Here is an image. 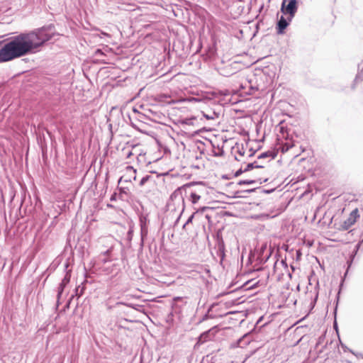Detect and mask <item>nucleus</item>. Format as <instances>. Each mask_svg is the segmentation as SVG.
I'll use <instances>...</instances> for the list:
<instances>
[{
    "instance_id": "32",
    "label": "nucleus",
    "mask_w": 363,
    "mask_h": 363,
    "mask_svg": "<svg viewBox=\"0 0 363 363\" xmlns=\"http://www.w3.org/2000/svg\"><path fill=\"white\" fill-rule=\"evenodd\" d=\"M216 315L211 314V313L206 312L201 319L200 322H203L205 320H207L208 319H213L215 318Z\"/></svg>"
},
{
    "instance_id": "61",
    "label": "nucleus",
    "mask_w": 363,
    "mask_h": 363,
    "mask_svg": "<svg viewBox=\"0 0 363 363\" xmlns=\"http://www.w3.org/2000/svg\"><path fill=\"white\" fill-rule=\"evenodd\" d=\"M293 146H294V145H289V146L287 147L286 150H288L289 148H291Z\"/></svg>"
},
{
    "instance_id": "9",
    "label": "nucleus",
    "mask_w": 363,
    "mask_h": 363,
    "mask_svg": "<svg viewBox=\"0 0 363 363\" xmlns=\"http://www.w3.org/2000/svg\"><path fill=\"white\" fill-rule=\"evenodd\" d=\"M238 66V63L237 62H233L230 65L221 67L219 70V73L220 75L224 76L225 77H230L234 74L237 73V72L239 70Z\"/></svg>"
},
{
    "instance_id": "5",
    "label": "nucleus",
    "mask_w": 363,
    "mask_h": 363,
    "mask_svg": "<svg viewBox=\"0 0 363 363\" xmlns=\"http://www.w3.org/2000/svg\"><path fill=\"white\" fill-rule=\"evenodd\" d=\"M343 284H344V280L342 279L341 283H340L338 291L336 294L335 306H334V308H333V315L334 316L333 327V329L335 330L338 337H340V335H339L338 325H337V308H338V305H339V301H340V294L342 291V288L343 286Z\"/></svg>"
},
{
    "instance_id": "26",
    "label": "nucleus",
    "mask_w": 363,
    "mask_h": 363,
    "mask_svg": "<svg viewBox=\"0 0 363 363\" xmlns=\"http://www.w3.org/2000/svg\"><path fill=\"white\" fill-rule=\"evenodd\" d=\"M125 305L131 308L135 309V311H141L144 308L143 305L136 304V303H126Z\"/></svg>"
},
{
    "instance_id": "54",
    "label": "nucleus",
    "mask_w": 363,
    "mask_h": 363,
    "mask_svg": "<svg viewBox=\"0 0 363 363\" xmlns=\"http://www.w3.org/2000/svg\"><path fill=\"white\" fill-rule=\"evenodd\" d=\"M127 169H132L134 173H136V169L133 168V167L132 166H128Z\"/></svg>"
},
{
    "instance_id": "63",
    "label": "nucleus",
    "mask_w": 363,
    "mask_h": 363,
    "mask_svg": "<svg viewBox=\"0 0 363 363\" xmlns=\"http://www.w3.org/2000/svg\"><path fill=\"white\" fill-rule=\"evenodd\" d=\"M109 252H110V250H106V254H108Z\"/></svg>"
},
{
    "instance_id": "31",
    "label": "nucleus",
    "mask_w": 363,
    "mask_h": 363,
    "mask_svg": "<svg viewBox=\"0 0 363 363\" xmlns=\"http://www.w3.org/2000/svg\"><path fill=\"white\" fill-rule=\"evenodd\" d=\"M151 178V176L150 175H145L144 177H142V179H140V182H139V185L140 186H144Z\"/></svg>"
},
{
    "instance_id": "16",
    "label": "nucleus",
    "mask_w": 363,
    "mask_h": 363,
    "mask_svg": "<svg viewBox=\"0 0 363 363\" xmlns=\"http://www.w3.org/2000/svg\"><path fill=\"white\" fill-rule=\"evenodd\" d=\"M7 62V57L4 46V40H0V63Z\"/></svg>"
},
{
    "instance_id": "49",
    "label": "nucleus",
    "mask_w": 363,
    "mask_h": 363,
    "mask_svg": "<svg viewBox=\"0 0 363 363\" xmlns=\"http://www.w3.org/2000/svg\"><path fill=\"white\" fill-rule=\"evenodd\" d=\"M223 153H224V151L222 149L221 151H220V153L214 152L213 153V156H215V157H221V156L223 155Z\"/></svg>"
},
{
    "instance_id": "56",
    "label": "nucleus",
    "mask_w": 363,
    "mask_h": 363,
    "mask_svg": "<svg viewBox=\"0 0 363 363\" xmlns=\"http://www.w3.org/2000/svg\"><path fill=\"white\" fill-rule=\"evenodd\" d=\"M130 125H131L133 128H135V129H138V128H137L136 125H135V124H134L133 123H131Z\"/></svg>"
},
{
    "instance_id": "11",
    "label": "nucleus",
    "mask_w": 363,
    "mask_h": 363,
    "mask_svg": "<svg viewBox=\"0 0 363 363\" xmlns=\"http://www.w3.org/2000/svg\"><path fill=\"white\" fill-rule=\"evenodd\" d=\"M116 191L118 194V198L121 201H125L130 196V193L128 187L119 186V185H118Z\"/></svg>"
},
{
    "instance_id": "43",
    "label": "nucleus",
    "mask_w": 363,
    "mask_h": 363,
    "mask_svg": "<svg viewBox=\"0 0 363 363\" xmlns=\"http://www.w3.org/2000/svg\"><path fill=\"white\" fill-rule=\"evenodd\" d=\"M218 305V303H213L212 304L210 305V306L208 307V310L206 312H208V313H211L212 311H213V308L216 306Z\"/></svg>"
},
{
    "instance_id": "64",
    "label": "nucleus",
    "mask_w": 363,
    "mask_h": 363,
    "mask_svg": "<svg viewBox=\"0 0 363 363\" xmlns=\"http://www.w3.org/2000/svg\"><path fill=\"white\" fill-rule=\"evenodd\" d=\"M235 159L238 161H240V160L236 156L235 157Z\"/></svg>"
},
{
    "instance_id": "60",
    "label": "nucleus",
    "mask_w": 363,
    "mask_h": 363,
    "mask_svg": "<svg viewBox=\"0 0 363 363\" xmlns=\"http://www.w3.org/2000/svg\"><path fill=\"white\" fill-rule=\"evenodd\" d=\"M130 155H132V152L130 151L127 155V157H130Z\"/></svg>"
},
{
    "instance_id": "62",
    "label": "nucleus",
    "mask_w": 363,
    "mask_h": 363,
    "mask_svg": "<svg viewBox=\"0 0 363 363\" xmlns=\"http://www.w3.org/2000/svg\"><path fill=\"white\" fill-rule=\"evenodd\" d=\"M262 318L261 317V318L258 320L257 323H259L260 321H262Z\"/></svg>"
},
{
    "instance_id": "38",
    "label": "nucleus",
    "mask_w": 363,
    "mask_h": 363,
    "mask_svg": "<svg viewBox=\"0 0 363 363\" xmlns=\"http://www.w3.org/2000/svg\"><path fill=\"white\" fill-rule=\"evenodd\" d=\"M208 208V207H207V206H203V207H201L199 209H198L194 213H196V214L199 213H202Z\"/></svg>"
},
{
    "instance_id": "50",
    "label": "nucleus",
    "mask_w": 363,
    "mask_h": 363,
    "mask_svg": "<svg viewBox=\"0 0 363 363\" xmlns=\"http://www.w3.org/2000/svg\"><path fill=\"white\" fill-rule=\"evenodd\" d=\"M127 235H128V238L130 240L132 239V237H133V230H129L128 231Z\"/></svg>"
},
{
    "instance_id": "36",
    "label": "nucleus",
    "mask_w": 363,
    "mask_h": 363,
    "mask_svg": "<svg viewBox=\"0 0 363 363\" xmlns=\"http://www.w3.org/2000/svg\"><path fill=\"white\" fill-rule=\"evenodd\" d=\"M119 199L118 198V194L117 192V191H115L111 195V197H110V201H117V199Z\"/></svg>"
},
{
    "instance_id": "37",
    "label": "nucleus",
    "mask_w": 363,
    "mask_h": 363,
    "mask_svg": "<svg viewBox=\"0 0 363 363\" xmlns=\"http://www.w3.org/2000/svg\"><path fill=\"white\" fill-rule=\"evenodd\" d=\"M237 152L240 156H244V155H245V150H244L243 145H242L241 148H239V147L238 148Z\"/></svg>"
},
{
    "instance_id": "52",
    "label": "nucleus",
    "mask_w": 363,
    "mask_h": 363,
    "mask_svg": "<svg viewBox=\"0 0 363 363\" xmlns=\"http://www.w3.org/2000/svg\"><path fill=\"white\" fill-rule=\"evenodd\" d=\"M183 211H184V208L182 209V212H183ZM182 213H180V215H179V216L177 217V218L176 219V220H175V222H174V225H177V224L179 223V219H180V218H181V216H182Z\"/></svg>"
},
{
    "instance_id": "13",
    "label": "nucleus",
    "mask_w": 363,
    "mask_h": 363,
    "mask_svg": "<svg viewBox=\"0 0 363 363\" xmlns=\"http://www.w3.org/2000/svg\"><path fill=\"white\" fill-rule=\"evenodd\" d=\"M278 152L277 150H270L262 152L257 156L258 160H262L265 158H270L271 160L274 159L277 156Z\"/></svg>"
},
{
    "instance_id": "23",
    "label": "nucleus",
    "mask_w": 363,
    "mask_h": 363,
    "mask_svg": "<svg viewBox=\"0 0 363 363\" xmlns=\"http://www.w3.org/2000/svg\"><path fill=\"white\" fill-rule=\"evenodd\" d=\"M362 245H363V239L357 243V245L354 246V248L353 251L352 252V253L350 254V255L352 256L353 257H355Z\"/></svg>"
},
{
    "instance_id": "45",
    "label": "nucleus",
    "mask_w": 363,
    "mask_h": 363,
    "mask_svg": "<svg viewBox=\"0 0 363 363\" xmlns=\"http://www.w3.org/2000/svg\"><path fill=\"white\" fill-rule=\"evenodd\" d=\"M357 213H358V210L357 209H354V210H353L352 211V213H350V216H352V217H356L357 218V216H359L357 215Z\"/></svg>"
},
{
    "instance_id": "33",
    "label": "nucleus",
    "mask_w": 363,
    "mask_h": 363,
    "mask_svg": "<svg viewBox=\"0 0 363 363\" xmlns=\"http://www.w3.org/2000/svg\"><path fill=\"white\" fill-rule=\"evenodd\" d=\"M245 172H247V171L245 170V168H242L240 167V169H238L233 175V177H240L242 174L245 173Z\"/></svg>"
},
{
    "instance_id": "44",
    "label": "nucleus",
    "mask_w": 363,
    "mask_h": 363,
    "mask_svg": "<svg viewBox=\"0 0 363 363\" xmlns=\"http://www.w3.org/2000/svg\"><path fill=\"white\" fill-rule=\"evenodd\" d=\"M122 182L127 183V182H130V179H124L123 180V177H121L118 181V185H119Z\"/></svg>"
},
{
    "instance_id": "47",
    "label": "nucleus",
    "mask_w": 363,
    "mask_h": 363,
    "mask_svg": "<svg viewBox=\"0 0 363 363\" xmlns=\"http://www.w3.org/2000/svg\"><path fill=\"white\" fill-rule=\"evenodd\" d=\"M60 298L61 297H59L57 296V301H56V306H55V308L57 309L58 307L60 306V305L61 304L60 303Z\"/></svg>"
},
{
    "instance_id": "21",
    "label": "nucleus",
    "mask_w": 363,
    "mask_h": 363,
    "mask_svg": "<svg viewBox=\"0 0 363 363\" xmlns=\"http://www.w3.org/2000/svg\"><path fill=\"white\" fill-rule=\"evenodd\" d=\"M258 180L256 179H241L238 181L236 184V186H242V185H250L257 184Z\"/></svg>"
},
{
    "instance_id": "17",
    "label": "nucleus",
    "mask_w": 363,
    "mask_h": 363,
    "mask_svg": "<svg viewBox=\"0 0 363 363\" xmlns=\"http://www.w3.org/2000/svg\"><path fill=\"white\" fill-rule=\"evenodd\" d=\"M201 114L203 118L207 120H214L218 118L220 116V113L213 111L211 113H206L204 111H201Z\"/></svg>"
},
{
    "instance_id": "18",
    "label": "nucleus",
    "mask_w": 363,
    "mask_h": 363,
    "mask_svg": "<svg viewBox=\"0 0 363 363\" xmlns=\"http://www.w3.org/2000/svg\"><path fill=\"white\" fill-rule=\"evenodd\" d=\"M363 80V66L362 68L357 74L353 84H352V89H354L356 86V84Z\"/></svg>"
},
{
    "instance_id": "41",
    "label": "nucleus",
    "mask_w": 363,
    "mask_h": 363,
    "mask_svg": "<svg viewBox=\"0 0 363 363\" xmlns=\"http://www.w3.org/2000/svg\"><path fill=\"white\" fill-rule=\"evenodd\" d=\"M204 131H207V129L205 127L201 128L200 130L194 131L193 133V135H197L199 134V133L204 132Z\"/></svg>"
},
{
    "instance_id": "4",
    "label": "nucleus",
    "mask_w": 363,
    "mask_h": 363,
    "mask_svg": "<svg viewBox=\"0 0 363 363\" xmlns=\"http://www.w3.org/2000/svg\"><path fill=\"white\" fill-rule=\"evenodd\" d=\"M294 17L291 16H286L282 13L280 17L277 18L276 23V31L278 35H284L286 33V30L290 25Z\"/></svg>"
},
{
    "instance_id": "25",
    "label": "nucleus",
    "mask_w": 363,
    "mask_h": 363,
    "mask_svg": "<svg viewBox=\"0 0 363 363\" xmlns=\"http://www.w3.org/2000/svg\"><path fill=\"white\" fill-rule=\"evenodd\" d=\"M201 199V196L197 194L196 192H191L190 194V201L192 203L195 204L196 203L199 199Z\"/></svg>"
},
{
    "instance_id": "1",
    "label": "nucleus",
    "mask_w": 363,
    "mask_h": 363,
    "mask_svg": "<svg viewBox=\"0 0 363 363\" xmlns=\"http://www.w3.org/2000/svg\"><path fill=\"white\" fill-rule=\"evenodd\" d=\"M60 35L55 25L49 23L7 38L3 40L7 60L10 62L26 55L37 53L48 42L56 40L55 38Z\"/></svg>"
},
{
    "instance_id": "27",
    "label": "nucleus",
    "mask_w": 363,
    "mask_h": 363,
    "mask_svg": "<svg viewBox=\"0 0 363 363\" xmlns=\"http://www.w3.org/2000/svg\"><path fill=\"white\" fill-rule=\"evenodd\" d=\"M195 216H196V213H194V212L193 213H191V214L189 216V218H187V220H186V222L184 223V225H183V226H182L183 230H186V226H187L189 224H190V223H192V221H193V220H194V218Z\"/></svg>"
},
{
    "instance_id": "7",
    "label": "nucleus",
    "mask_w": 363,
    "mask_h": 363,
    "mask_svg": "<svg viewBox=\"0 0 363 363\" xmlns=\"http://www.w3.org/2000/svg\"><path fill=\"white\" fill-rule=\"evenodd\" d=\"M217 332V327L214 326L211 329L202 333L198 337L196 345H202L207 341L213 340Z\"/></svg>"
},
{
    "instance_id": "10",
    "label": "nucleus",
    "mask_w": 363,
    "mask_h": 363,
    "mask_svg": "<svg viewBox=\"0 0 363 363\" xmlns=\"http://www.w3.org/2000/svg\"><path fill=\"white\" fill-rule=\"evenodd\" d=\"M193 185V183H188L184 184V186L177 188L175 191H174L172 194L170 195V199L174 200L177 199H179V200H181L182 203H184V198L182 196V190L185 189L186 187H189Z\"/></svg>"
},
{
    "instance_id": "8",
    "label": "nucleus",
    "mask_w": 363,
    "mask_h": 363,
    "mask_svg": "<svg viewBox=\"0 0 363 363\" xmlns=\"http://www.w3.org/2000/svg\"><path fill=\"white\" fill-rule=\"evenodd\" d=\"M252 281H253L252 279L248 280V281H245L243 284H242L240 286L236 288L235 289H234L233 291H225L221 292L217 296V297L220 298V297L224 296L225 295H228L229 294H231L233 292L238 291L240 290L249 291V290L253 289L257 286L258 282H256V283H254L253 284L250 285Z\"/></svg>"
},
{
    "instance_id": "58",
    "label": "nucleus",
    "mask_w": 363,
    "mask_h": 363,
    "mask_svg": "<svg viewBox=\"0 0 363 363\" xmlns=\"http://www.w3.org/2000/svg\"><path fill=\"white\" fill-rule=\"evenodd\" d=\"M288 277H289L290 279H291V278H292V273H290V272H289V273L288 274Z\"/></svg>"
},
{
    "instance_id": "12",
    "label": "nucleus",
    "mask_w": 363,
    "mask_h": 363,
    "mask_svg": "<svg viewBox=\"0 0 363 363\" xmlns=\"http://www.w3.org/2000/svg\"><path fill=\"white\" fill-rule=\"evenodd\" d=\"M259 189H261L260 186H258L256 188H252V189H245V190L235 191L232 192L233 195L231 197L232 198H244V197H245V196L242 195V194H245V193L251 194V193L255 192L257 190H259Z\"/></svg>"
},
{
    "instance_id": "55",
    "label": "nucleus",
    "mask_w": 363,
    "mask_h": 363,
    "mask_svg": "<svg viewBox=\"0 0 363 363\" xmlns=\"http://www.w3.org/2000/svg\"><path fill=\"white\" fill-rule=\"evenodd\" d=\"M234 185H235L234 182H229L226 184V186L228 187H230L231 186H234Z\"/></svg>"
},
{
    "instance_id": "15",
    "label": "nucleus",
    "mask_w": 363,
    "mask_h": 363,
    "mask_svg": "<svg viewBox=\"0 0 363 363\" xmlns=\"http://www.w3.org/2000/svg\"><path fill=\"white\" fill-rule=\"evenodd\" d=\"M264 168V166L262 164H259L257 161H254L252 162H250L246 164L245 167V170L247 172H250L253 169H262Z\"/></svg>"
},
{
    "instance_id": "29",
    "label": "nucleus",
    "mask_w": 363,
    "mask_h": 363,
    "mask_svg": "<svg viewBox=\"0 0 363 363\" xmlns=\"http://www.w3.org/2000/svg\"><path fill=\"white\" fill-rule=\"evenodd\" d=\"M245 339V336L242 337L241 338L238 339V345L240 347H244L245 346L249 344V340H247L246 342H244Z\"/></svg>"
},
{
    "instance_id": "48",
    "label": "nucleus",
    "mask_w": 363,
    "mask_h": 363,
    "mask_svg": "<svg viewBox=\"0 0 363 363\" xmlns=\"http://www.w3.org/2000/svg\"><path fill=\"white\" fill-rule=\"evenodd\" d=\"M257 180H258L257 183H259V184H262L263 183H265L267 182H268L269 179L267 178V179H257Z\"/></svg>"
},
{
    "instance_id": "51",
    "label": "nucleus",
    "mask_w": 363,
    "mask_h": 363,
    "mask_svg": "<svg viewBox=\"0 0 363 363\" xmlns=\"http://www.w3.org/2000/svg\"><path fill=\"white\" fill-rule=\"evenodd\" d=\"M318 294L317 293L315 296L313 302L311 303L312 307H313L314 305L315 304V302H316V301L318 299Z\"/></svg>"
},
{
    "instance_id": "35",
    "label": "nucleus",
    "mask_w": 363,
    "mask_h": 363,
    "mask_svg": "<svg viewBox=\"0 0 363 363\" xmlns=\"http://www.w3.org/2000/svg\"><path fill=\"white\" fill-rule=\"evenodd\" d=\"M275 189H276L275 188L265 189H263L261 187V189H259V190L262 193H264L266 194H270L273 193L275 191Z\"/></svg>"
},
{
    "instance_id": "59",
    "label": "nucleus",
    "mask_w": 363,
    "mask_h": 363,
    "mask_svg": "<svg viewBox=\"0 0 363 363\" xmlns=\"http://www.w3.org/2000/svg\"><path fill=\"white\" fill-rule=\"evenodd\" d=\"M234 285V283L232 282L229 286H228V289L231 288Z\"/></svg>"
},
{
    "instance_id": "40",
    "label": "nucleus",
    "mask_w": 363,
    "mask_h": 363,
    "mask_svg": "<svg viewBox=\"0 0 363 363\" xmlns=\"http://www.w3.org/2000/svg\"><path fill=\"white\" fill-rule=\"evenodd\" d=\"M233 177V175H231V174H223V175L221 176V179H225V180H230V179H231Z\"/></svg>"
},
{
    "instance_id": "24",
    "label": "nucleus",
    "mask_w": 363,
    "mask_h": 363,
    "mask_svg": "<svg viewBox=\"0 0 363 363\" xmlns=\"http://www.w3.org/2000/svg\"><path fill=\"white\" fill-rule=\"evenodd\" d=\"M355 257H353L352 256L350 255L349 257V259H347V269L344 274V277L341 278V281L340 282L342 281V279H343L345 281V277L347 276V273H348V270L351 267L353 262H354V259Z\"/></svg>"
},
{
    "instance_id": "39",
    "label": "nucleus",
    "mask_w": 363,
    "mask_h": 363,
    "mask_svg": "<svg viewBox=\"0 0 363 363\" xmlns=\"http://www.w3.org/2000/svg\"><path fill=\"white\" fill-rule=\"evenodd\" d=\"M259 149H260V147H259L257 150H254L253 148H250V149L249 150V151L250 152V154L249 155L248 157H253V156L255 155V153L257 152V151L258 150H259Z\"/></svg>"
},
{
    "instance_id": "42",
    "label": "nucleus",
    "mask_w": 363,
    "mask_h": 363,
    "mask_svg": "<svg viewBox=\"0 0 363 363\" xmlns=\"http://www.w3.org/2000/svg\"><path fill=\"white\" fill-rule=\"evenodd\" d=\"M325 334L322 335L321 336H320V337H318L317 345H320V344H321V343L323 342V340H324V339H325Z\"/></svg>"
},
{
    "instance_id": "6",
    "label": "nucleus",
    "mask_w": 363,
    "mask_h": 363,
    "mask_svg": "<svg viewBox=\"0 0 363 363\" xmlns=\"http://www.w3.org/2000/svg\"><path fill=\"white\" fill-rule=\"evenodd\" d=\"M65 270L66 271V274L64 277V278L62 279L61 282L60 283L58 288H57V296L61 297L64 293L65 287L67 286V284L70 281L71 279V271H67V268L69 267V262L67 261L65 263Z\"/></svg>"
},
{
    "instance_id": "20",
    "label": "nucleus",
    "mask_w": 363,
    "mask_h": 363,
    "mask_svg": "<svg viewBox=\"0 0 363 363\" xmlns=\"http://www.w3.org/2000/svg\"><path fill=\"white\" fill-rule=\"evenodd\" d=\"M86 282V281H84V282H82L79 286H78L75 289V295H77L78 296H82L83 295V294L84 293V291L86 289V286H85Z\"/></svg>"
},
{
    "instance_id": "14",
    "label": "nucleus",
    "mask_w": 363,
    "mask_h": 363,
    "mask_svg": "<svg viewBox=\"0 0 363 363\" xmlns=\"http://www.w3.org/2000/svg\"><path fill=\"white\" fill-rule=\"evenodd\" d=\"M356 222V217L350 216L341 224L340 230H347Z\"/></svg>"
},
{
    "instance_id": "19",
    "label": "nucleus",
    "mask_w": 363,
    "mask_h": 363,
    "mask_svg": "<svg viewBox=\"0 0 363 363\" xmlns=\"http://www.w3.org/2000/svg\"><path fill=\"white\" fill-rule=\"evenodd\" d=\"M363 80V66L362 68L357 74L353 84H352V89H354L356 86V84Z\"/></svg>"
},
{
    "instance_id": "2",
    "label": "nucleus",
    "mask_w": 363,
    "mask_h": 363,
    "mask_svg": "<svg viewBox=\"0 0 363 363\" xmlns=\"http://www.w3.org/2000/svg\"><path fill=\"white\" fill-rule=\"evenodd\" d=\"M223 228L217 229L213 234V238L216 242V248L217 249V255L222 262L225 257V245L223 238Z\"/></svg>"
},
{
    "instance_id": "22",
    "label": "nucleus",
    "mask_w": 363,
    "mask_h": 363,
    "mask_svg": "<svg viewBox=\"0 0 363 363\" xmlns=\"http://www.w3.org/2000/svg\"><path fill=\"white\" fill-rule=\"evenodd\" d=\"M148 233L147 227H140L141 246L144 244V240L147 238Z\"/></svg>"
},
{
    "instance_id": "46",
    "label": "nucleus",
    "mask_w": 363,
    "mask_h": 363,
    "mask_svg": "<svg viewBox=\"0 0 363 363\" xmlns=\"http://www.w3.org/2000/svg\"><path fill=\"white\" fill-rule=\"evenodd\" d=\"M95 55L97 56H101V55H104V52L101 49H97L95 51Z\"/></svg>"
},
{
    "instance_id": "53",
    "label": "nucleus",
    "mask_w": 363,
    "mask_h": 363,
    "mask_svg": "<svg viewBox=\"0 0 363 363\" xmlns=\"http://www.w3.org/2000/svg\"><path fill=\"white\" fill-rule=\"evenodd\" d=\"M43 129L46 131V133L49 135V136L51 138L52 137V133L47 128H43Z\"/></svg>"
},
{
    "instance_id": "30",
    "label": "nucleus",
    "mask_w": 363,
    "mask_h": 363,
    "mask_svg": "<svg viewBox=\"0 0 363 363\" xmlns=\"http://www.w3.org/2000/svg\"><path fill=\"white\" fill-rule=\"evenodd\" d=\"M338 340H339V343H340L341 347L342 348V350H344V352H347L348 351V352H351L352 354L356 355V354L354 352L353 350H352L350 348H348L346 345H345L344 343L342 342L340 337H338Z\"/></svg>"
},
{
    "instance_id": "57",
    "label": "nucleus",
    "mask_w": 363,
    "mask_h": 363,
    "mask_svg": "<svg viewBox=\"0 0 363 363\" xmlns=\"http://www.w3.org/2000/svg\"><path fill=\"white\" fill-rule=\"evenodd\" d=\"M291 269L292 272H294L296 269L295 267L293 265H291Z\"/></svg>"
},
{
    "instance_id": "34",
    "label": "nucleus",
    "mask_w": 363,
    "mask_h": 363,
    "mask_svg": "<svg viewBox=\"0 0 363 363\" xmlns=\"http://www.w3.org/2000/svg\"><path fill=\"white\" fill-rule=\"evenodd\" d=\"M195 119H196V117L186 118L183 121V123L188 125H193V120H195Z\"/></svg>"
},
{
    "instance_id": "28",
    "label": "nucleus",
    "mask_w": 363,
    "mask_h": 363,
    "mask_svg": "<svg viewBox=\"0 0 363 363\" xmlns=\"http://www.w3.org/2000/svg\"><path fill=\"white\" fill-rule=\"evenodd\" d=\"M148 220L146 216H140V227H147Z\"/></svg>"
},
{
    "instance_id": "3",
    "label": "nucleus",
    "mask_w": 363,
    "mask_h": 363,
    "mask_svg": "<svg viewBox=\"0 0 363 363\" xmlns=\"http://www.w3.org/2000/svg\"><path fill=\"white\" fill-rule=\"evenodd\" d=\"M299 6L298 0H282L280 11L285 16L294 18Z\"/></svg>"
}]
</instances>
